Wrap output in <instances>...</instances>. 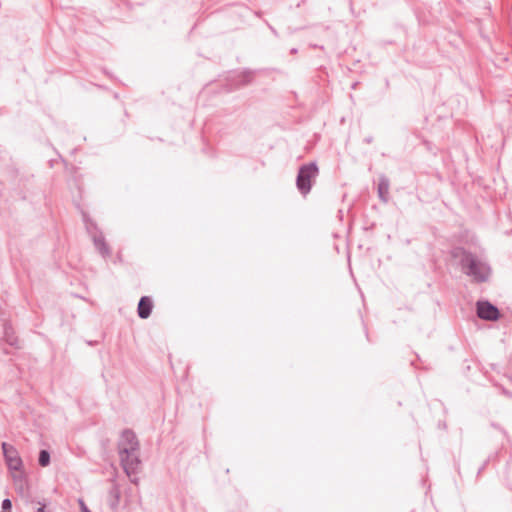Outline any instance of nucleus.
Wrapping results in <instances>:
<instances>
[{"instance_id": "1", "label": "nucleus", "mask_w": 512, "mask_h": 512, "mask_svg": "<svg viewBox=\"0 0 512 512\" xmlns=\"http://www.w3.org/2000/svg\"><path fill=\"white\" fill-rule=\"evenodd\" d=\"M454 256H461L460 263L463 271L472 277L474 281L484 282L488 280L491 271L486 262L461 249L455 250Z\"/></svg>"}, {"instance_id": "2", "label": "nucleus", "mask_w": 512, "mask_h": 512, "mask_svg": "<svg viewBox=\"0 0 512 512\" xmlns=\"http://www.w3.org/2000/svg\"><path fill=\"white\" fill-rule=\"evenodd\" d=\"M318 176V167L316 163L311 162L300 167L296 185L298 190L306 195L310 192L312 187V181Z\"/></svg>"}, {"instance_id": "3", "label": "nucleus", "mask_w": 512, "mask_h": 512, "mask_svg": "<svg viewBox=\"0 0 512 512\" xmlns=\"http://www.w3.org/2000/svg\"><path fill=\"white\" fill-rule=\"evenodd\" d=\"M2 450L8 468L13 471H20L23 463L17 449L12 445L3 442Z\"/></svg>"}, {"instance_id": "4", "label": "nucleus", "mask_w": 512, "mask_h": 512, "mask_svg": "<svg viewBox=\"0 0 512 512\" xmlns=\"http://www.w3.org/2000/svg\"><path fill=\"white\" fill-rule=\"evenodd\" d=\"M119 456L128 452L139 451V443L134 432L125 430L122 432L119 443Z\"/></svg>"}, {"instance_id": "5", "label": "nucleus", "mask_w": 512, "mask_h": 512, "mask_svg": "<svg viewBox=\"0 0 512 512\" xmlns=\"http://www.w3.org/2000/svg\"><path fill=\"white\" fill-rule=\"evenodd\" d=\"M138 452L139 451L128 452L120 456L123 469L129 477L138 472L140 466Z\"/></svg>"}, {"instance_id": "6", "label": "nucleus", "mask_w": 512, "mask_h": 512, "mask_svg": "<svg viewBox=\"0 0 512 512\" xmlns=\"http://www.w3.org/2000/svg\"><path fill=\"white\" fill-rule=\"evenodd\" d=\"M477 315L481 319L494 321V320L498 319L499 311L491 303H489L487 301H485V302L480 301L477 303Z\"/></svg>"}, {"instance_id": "7", "label": "nucleus", "mask_w": 512, "mask_h": 512, "mask_svg": "<svg viewBox=\"0 0 512 512\" xmlns=\"http://www.w3.org/2000/svg\"><path fill=\"white\" fill-rule=\"evenodd\" d=\"M89 233L92 236L94 245L96 249L101 253L102 256L107 257L110 255V250L104 240V237L101 233H98L97 231H94L95 229H92L90 227H87Z\"/></svg>"}, {"instance_id": "8", "label": "nucleus", "mask_w": 512, "mask_h": 512, "mask_svg": "<svg viewBox=\"0 0 512 512\" xmlns=\"http://www.w3.org/2000/svg\"><path fill=\"white\" fill-rule=\"evenodd\" d=\"M138 315L142 319H147L152 311V301L149 297L144 296L140 299L138 304Z\"/></svg>"}, {"instance_id": "9", "label": "nucleus", "mask_w": 512, "mask_h": 512, "mask_svg": "<svg viewBox=\"0 0 512 512\" xmlns=\"http://www.w3.org/2000/svg\"><path fill=\"white\" fill-rule=\"evenodd\" d=\"M378 193L380 198L386 202L387 201V195L389 193V181L385 177H381L378 184Z\"/></svg>"}, {"instance_id": "10", "label": "nucleus", "mask_w": 512, "mask_h": 512, "mask_svg": "<svg viewBox=\"0 0 512 512\" xmlns=\"http://www.w3.org/2000/svg\"><path fill=\"white\" fill-rule=\"evenodd\" d=\"M50 463V454L46 450H41L39 453V464L42 467L48 466Z\"/></svg>"}, {"instance_id": "11", "label": "nucleus", "mask_w": 512, "mask_h": 512, "mask_svg": "<svg viewBox=\"0 0 512 512\" xmlns=\"http://www.w3.org/2000/svg\"><path fill=\"white\" fill-rule=\"evenodd\" d=\"M12 508V503L10 501V499H4L2 501V504H1V509H2V512H10Z\"/></svg>"}, {"instance_id": "12", "label": "nucleus", "mask_w": 512, "mask_h": 512, "mask_svg": "<svg viewBox=\"0 0 512 512\" xmlns=\"http://www.w3.org/2000/svg\"><path fill=\"white\" fill-rule=\"evenodd\" d=\"M9 328L6 327L5 328V336H6V340L7 342L10 344V345H14L16 343L15 339L12 338V336H10V333H9Z\"/></svg>"}, {"instance_id": "13", "label": "nucleus", "mask_w": 512, "mask_h": 512, "mask_svg": "<svg viewBox=\"0 0 512 512\" xmlns=\"http://www.w3.org/2000/svg\"><path fill=\"white\" fill-rule=\"evenodd\" d=\"M79 505L81 508V512H91L88 507L85 505L84 501L80 500Z\"/></svg>"}, {"instance_id": "14", "label": "nucleus", "mask_w": 512, "mask_h": 512, "mask_svg": "<svg viewBox=\"0 0 512 512\" xmlns=\"http://www.w3.org/2000/svg\"><path fill=\"white\" fill-rule=\"evenodd\" d=\"M36 512H46L45 510V506L43 505L42 507H39Z\"/></svg>"}]
</instances>
